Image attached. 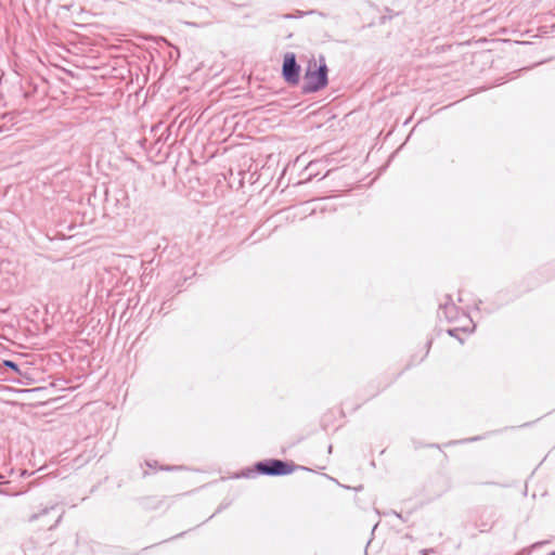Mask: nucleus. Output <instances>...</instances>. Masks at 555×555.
Instances as JSON below:
<instances>
[{"mask_svg":"<svg viewBox=\"0 0 555 555\" xmlns=\"http://www.w3.org/2000/svg\"><path fill=\"white\" fill-rule=\"evenodd\" d=\"M297 469L311 470L305 466L280 459H266L256 462L253 467H246L235 474L234 478H255L256 476H287Z\"/></svg>","mask_w":555,"mask_h":555,"instance_id":"1","label":"nucleus"},{"mask_svg":"<svg viewBox=\"0 0 555 555\" xmlns=\"http://www.w3.org/2000/svg\"><path fill=\"white\" fill-rule=\"evenodd\" d=\"M327 85L328 67L325 56L320 54L318 61L315 59L309 61L300 90L302 94H311L321 91Z\"/></svg>","mask_w":555,"mask_h":555,"instance_id":"2","label":"nucleus"},{"mask_svg":"<svg viewBox=\"0 0 555 555\" xmlns=\"http://www.w3.org/2000/svg\"><path fill=\"white\" fill-rule=\"evenodd\" d=\"M301 66L298 64L296 54L287 52L283 56L281 76L291 87L298 86L300 82Z\"/></svg>","mask_w":555,"mask_h":555,"instance_id":"3","label":"nucleus"},{"mask_svg":"<svg viewBox=\"0 0 555 555\" xmlns=\"http://www.w3.org/2000/svg\"><path fill=\"white\" fill-rule=\"evenodd\" d=\"M459 309L452 300L450 295L446 296V301L439 305L438 318L444 319L448 322H452L457 318Z\"/></svg>","mask_w":555,"mask_h":555,"instance_id":"4","label":"nucleus"},{"mask_svg":"<svg viewBox=\"0 0 555 555\" xmlns=\"http://www.w3.org/2000/svg\"><path fill=\"white\" fill-rule=\"evenodd\" d=\"M55 508H56V505H52V506H49V507H44V508H42L39 513L33 514V515L29 517V520H30V521H35V520H37L38 518H40L41 516L47 515V514H48V513H50L51 511H54Z\"/></svg>","mask_w":555,"mask_h":555,"instance_id":"5","label":"nucleus"},{"mask_svg":"<svg viewBox=\"0 0 555 555\" xmlns=\"http://www.w3.org/2000/svg\"><path fill=\"white\" fill-rule=\"evenodd\" d=\"M313 13H314V11H313V10L306 11V12H305V11H299V10H297V11H295V13H291V14H285V15H283V17H284L285 20H292V18H299V17H302V16H305V15L313 14Z\"/></svg>","mask_w":555,"mask_h":555,"instance_id":"6","label":"nucleus"},{"mask_svg":"<svg viewBox=\"0 0 555 555\" xmlns=\"http://www.w3.org/2000/svg\"><path fill=\"white\" fill-rule=\"evenodd\" d=\"M3 366L5 369L11 370L14 373H21L18 364L16 362L12 361V360H4L3 361Z\"/></svg>","mask_w":555,"mask_h":555,"instance_id":"7","label":"nucleus"},{"mask_svg":"<svg viewBox=\"0 0 555 555\" xmlns=\"http://www.w3.org/2000/svg\"><path fill=\"white\" fill-rule=\"evenodd\" d=\"M460 331V328L457 327H454V328H449L447 330V333L448 335L452 336V337H455L459 339L460 343H463V339H461L459 336H457V332Z\"/></svg>","mask_w":555,"mask_h":555,"instance_id":"8","label":"nucleus"},{"mask_svg":"<svg viewBox=\"0 0 555 555\" xmlns=\"http://www.w3.org/2000/svg\"><path fill=\"white\" fill-rule=\"evenodd\" d=\"M420 554L421 555H431V554H437V548L435 547H430V548H422L420 551Z\"/></svg>","mask_w":555,"mask_h":555,"instance_id":"9","label":"nucleus"},{"mask_svg":"<svg viewBox=\"0 0 555 555\" xmlns=\"http://www.w3.org/2000/svg\"><path fill=\"white\" fill-rule=\"evenodd\" d=\"M389 514L395 515L397 518H399L402 521H406L408 520L406 518L403 517V515L401 513H398L396 511H391Z\"/></svg>","mask_w":555,"mask_h":555,"instance_id":"10","label":"nucleus"},{"mask_svg":"<svg viewBox=\"0 0 555 555\" xmlns=\"http://www.w3.org/2000/svg\"><path fill=\"white\" fill-rule=\"evenodd\" d=\"M389 514L395 515L397 518H399L402 521H406L408 520L406 518L403 517V515L401 513H398L396 511H391Z\"/></svg>","mask_w":555,"mask_h":555,"instance_id":"11","label":"nucleus"},{"mask_svg":"<svg viewBox=\"0 0 555 555\" xmlns=\"http://www.w3.org/2000/svg\"><path fill=\"white\" fill-rule=\"evenodd\" d=\"M181 467L180 466H160V469L162 470H176V469H180Z\"/></svg>","mask_w":555,"mask_h":555,"instance_id":"12","label":"nucleus"},{"mask_svg":"<svg viewBox=\"0 0 555 555\" xmlns=\"http://www.w3.org/2000/svg\"><path fill=\"white\" fill-rule=\"evenodd\" d=\"M33 474H34V472L28 473L26 469H22L20 476L21 477H26V476H30Z\"/></svg>","mask_w":555,"mask_h":555,"instance_id":"13","label":"nucleus"},{"mask_svg":"<svg viewBox=\"0 0 555 555\" xmlns=\"http://www.w3.org/2000/svg\"><path fill=\"white\" fill-rule=\"evenodd\" d=\"M61 519H62V514H60L57 516V519L55 520L54 525L50 526V529L55 528L60 524Z\"/></svg>","mask_w":555,"mask_h":555,"instance_id":"14","label":"nucleus"},{"mask_svg":"<svg viewBox=\"0 0 555 555\" xmlns=\"http://www.w3.org/2000/svg\"><path fill=\"white\" fill-rule=\"evenodd\" d=\"M227 507H228V504H220L219 507L217 508L216 513H220L221 511H223Z\"/></svg>","mask_w":555,"mask_h":555,"instance_id":"15","label":"nucleus"},{"mask_svg":"<svg viewBox=\"0 0 555 555\" xmlns=\"http://www.w3.org/2000/svg\"><path fill=\"white\" fill-rule=\"evenodd\" d=\"M430 346H431V340H429V341L426 344V348H427V350H426L425 356H427V354H428L429 349H430Z\"/></svg>","mask_w":555,"mask_h":555,"instance_id":"16","label":"nucleus"},{"mask_svg":"<svg viewBox=\"0 0 555 555\" xmlns=\"http://www.w3.org/2000/svg\"><path fill=\"white\" fill-rule=\"evenodd\" d=\"M146 464L149 467H155L157 465V462L156 461L154 463L146 462Z\"/></svg>","mask_w":555,"mask_h":555,"instance_id":"17","label":"nucleus"},{"mask_svg":"<svg viewBox=\"0 0 555 555\" xmlns=\"http://www.w3.org/2000/svg\"><path fill=\"white\" fill-rule=\"evenodd\" d=\"M353 489H354V491L359 492V491H362V490H363V486H362V485H360V486H358V487H356V488H353Z\"/></svg>","mask_w":555,"mask_h":555,"instance_id":"18","label":"nucleus"},{"mask_svg":"<svg viewBox=\"0 0 555 555\" xmlns=\"http://www.w3.org/2000/svg\"><path fill=\"white\" fill-rule=\"evenodd\" d=\"M0 494H3V495H9V492L4 489H0Z\"/></svg>","mask_w":555,"mask_h":555,"instance_id":"19","label":"nucleus"},{"mask_svg":"<svg viewBox=\"0 0 555 555\" xmlns=\"http://www.w3.org/2000/svg\"><path fill=\"white\" fill-rule=\"evenodd\" d=\"M7 481H4V475L0 474V483H5Z\"/></svg>","mask_w":555,"mask_h":555,"instance_id":"20","label":"nucleus"},{"mask_svg":"<svg viewBox=\"0 0 555 555\" xmlns=\"http://www.w3.org/2000/svg\"><path fill=\"white\" fill-rule=\"evenodd\" d=\"M479 439H480L479 437H473V438L467 439V441H477Z\"/></svg>","mask_w":555,"mask_h":555,"instance_id":"21","label":"nucleus"},{"mask_svg":"<svg viewBox=\"0 0 555 555\" xmlns=\"http://www.w3.org/2000/svg\"><path fill=\"white\" fill-rule=\"evenodd\" d=\"M217 513H212V515H210L209 519L210 518H214V516H216Z\"/></svg>","mask_w":555,"mask_h":555,"instance_id":"22","label":"nucleus"},{"mask_svg":"<svg viewBox=\"0 0 555 555\" xmlns=\"http://www.w3.org/2000/svg\"><path fill=\"white\" fill-rule=\"evenodd\" d=\"M217 513H212V515H210L209 519L210 518H214V516H216Z\"/></svg>","mask_w":555,"mask_h":555,"instance_id":"23","label":"nucleus"},{"mask_svg":"<svg viewBox=\"0 0 555 555\" xmlns=\"http://www.w3.org/2000/svg\"><path fill=\"white\" fill-rule=\"evenodd\" d=\"M184 533H179L175 538L182 537Z\"/></svg>","mask_w":555,"mask_h":555,"instance_id":"24","label":"nucleus"},{"mask_svg":"<svg viewBox=\"0 0 555 555\" xmlns=\"http://www.w3.org/2000/svg\"><path fill=\"white\" fill-rule=\"evenodd\" d=\"M547 555H555V551L548 553Z\"/></svg>","mask_w":555,"mask_h":555,"instance_id":"25","label":"nucleus"}]
</instances>
